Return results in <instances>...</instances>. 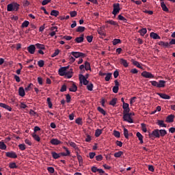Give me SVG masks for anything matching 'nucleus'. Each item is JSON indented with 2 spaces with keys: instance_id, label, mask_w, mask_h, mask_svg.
Here are the masks:
<instances>
[{
  "instance_id": "1",
  "label": "nucleus",
  "mask_w": 175,
  "mask_h": 175,
  "mask_svg": "<svg viewBox=\"0 0 175 175\" xmlns=\"http://www.w3.org/2000/svg\"><path fill=\"white\" fill-rule=\"evenodd\" d=\"M69 69V66L61 67L58 72L59 76H64L66 79H72L73 76V70Z\"/></svg>"
},
{
  "instance_id": "2",
  "label": "nucleus",
  "mask_w": 175,
  "mask_h": 175,
  "mask_svg": "<svg viewBox=\"0 0 175 175\" xmlns=\"http://www.w3.org/2000/svg\"><path fill=\"white\" fill-rule=\"evenodd\" d=\"M20 8V5L17 3H10L7 5L8 12H17Z\"/></svg>"
},
{
  "instance_id": "3",
  "label": "nucleus",
  "mask_w": 175,
  "mask_h": 175,
  "mask_svg": "<svg viewBox=\"0 0 175 175\" xmlns=\"http://www.w3.org/2000/svg\"><path fill=\"white\" fill-rule=\"evenodd\" d=\"M123 121L128 122L129 124H133V119L130 116L129 112L123 113Z\"/></svg>"
},
{
  "instance_id": "4",
  "label": "nucleus",
  "mask_w": 175,
  "mask_h": 175,
  "mask_svg": "<svg viewBox=\"0 0 175 175\" xmlns=\"http://www.w3.org/2000/svg\"><path fill=\"white\" fill-rule=\"evenodd\" d=\"M148 136L150 139H159L161 137V135H159V129H154L152 131V133H149Z\"/></svg>"
},
{
  "instance_id": "5",
  "label": "nucleus",
  "mask_w": 175,
  "mask_h": 175,
  "mask_svg": "<svg viewBox=\"0 0 175 175\" xmlns=\"http://www.w3.org/2000/svg\"><path fill=\"white\" fill-rule=\"evenodd\" d=\"M120 10H121V9L120 8V3H114L112 14L117 16V14H118V13H120Z\"/></svg>"
},
{
  "instance_id": "6",
  "label": "nucleus",
  "mask_w": 175,
  "mask_h": 175,
  "mask_svg": "<svg viewBox=\"0 0 175 175\" xmlns=\"http://www.w3.org/2000/svg\"><path fill=\"white\" fill-rule=\"evenodd\" d=\"M71 55L74 56L75 58H80V57H82V58H84L85 57V53H81V52H71Z\"/></svg>"
},
{
  "instance_id": "7",
  "label": "nucleus",
  "mask_w": 175,
  "mask_h": 175,
  "mask_svg": "<svg viewBox=\"0 0 175 175\" xmlns=\"http://www.w3.org/2000/svg\"><path fill=\"white\" fill-rule=\"evenodd\" d=\"M79 81L81 84H83V85H88V80L85 78L84 75L82 74L79 75Z\"/></svg>"
},
{
  "instance_id": "8",
  "label": "nucleus",
  "mask_w": 175,
  "mask_h": 175,
  "mask_svg": "<svg viewBox=\"0 0 175 175\" xmlns=\"http://www.w3.org/2000/svg\"><path fill=\"white\" fill-rule=\"evenodd\" d=\"M141 75L143 77H145V79H154V75L147 71L142 72Z\"/></svg>"
},
{
  "instance_id": "9",
  "label": "nucleus",
  "mask_w": 175,
  "mask_h": 175,
  "mask_svg": "<svg viewBox=\"0 0 175 175\" xmlns=\"http://www.w3.org/2000/svg\"><path fill=\"white\" fill-rule=\"evenodd\" d=\"M5 156L8 157V158H17V154L16 153V152L14 151L5 152Z\"/></svg>"
},
{
  "instance_id": "10",
  "label": "nucleus",
  "mask_w": 175,
  "mask_h": 175,
  "mask_svg": "<svg viewBox=\"0 0 175 175\" xmlns=\"http://www.w3.org/2000/svg\"><path fill=\"white\" fill-rule=\"evenodd\" d=\"M122 109H124L123 113H129L131 111V109L129 108V104L126 103H124L122 105Z\"/></svg>"
},
{
  "instance_id": "11",
  "label": "nucleus",
  "mask_w": 175,
  "mask_h": 175,
  "mask_svg": "<svg viewBox=\"0 0 175 175\" xmlns=\"http://www.w3.org/2000/svg\"><path fill=\"white\" fill-rule=\"evenodd\" d=\"M63 148L64 150H65L66 152H61L60 157H69V155H70V151L69 150V149H68V148L65 146H64Z\"/></svg>"
},
{
  "instance_id": "12",
  "label": "nucleus",
  "mask_w": 175,
  "mask_h": 175,
  "mask_svg": "<svg viewBox=\"0 0 175 175\" xmlns=\"http://www.w3.org/2000/svg\"><path fill=\"white\" fill-rule=\"evenodd\" d=\"M114 83L115 86H113L112 90L114 94H117V92H118V87H120V83L117 80H115Z\"/></svg>"
},
{
  "instance_id": "13",
  "label": "nucleus",
  "mask_w": 175,
  "mask_h": 175,
  "mask_svg": "<svg viewBox=\"0 0 175 175\" xmlns=\"http://www.w3.org/2000/svg\"><path fill=\"white\" fill-rule=\"evenodd\" d=\"M174 115L173 114H171V115H169L168 116H167L166 119H165V122H167V123H172V122H174Z\"/></svg>"
},
{
  "instance_id": "14",
  "label": "nucleus",
  "mask_w": 175,
  "mask_h": 175,
  "mask_svg": "<svg viewBox=\"0 0 175 175\" xmlns=\"http://www.w3.org/2000/svg\"><path fill=\"white\" fill-rule=\"evenodd\" d=\"M35 50H36V48L33 44H31L27 47V51L29 54H35Z\"/></svg>"
},
{
  "instance_id": "15",
  "label": "nucleus",
  "mask_w": 175,
  "mask_h": 175,
  "mask_svg": "<svg viewBox=\"0 0 175 175\" xmlns=\"http://www.w3.org/2000/svg\"><path fill=\"white\" fill-rule=\"evenodd\" d=\"M165 0H160L161 2V7L162 8V10L163 12H169V8L166 6V4H165Z\"/></svg>"
},
{
  "instance_id": "16",
  "label": "nucleus",
  "mask_w": 175,
  "mask_h": 175,
  "mask_svg": "<svg viewBox=\"0 0 175 175\" xmlns=\"http://www.w3.org/2000/svg\"><path fill=\"white\" fill-rule=\"evenodd\" d=\"M62 143V142L57 138H53L51 140V144H52L53 146H58V144H61Z\"/></svg>"
},
{
  "instance_id": "17",
  "label": "nucleus",
  "mask_w": 175,
  "mask_h": 175,
  "mask_svg": "<svg viewBox=\"0 0 175 175\" xmlns=\"http://www.w3.org/2000/svg\"><path fill=\"white\" fill-rule=\"evenodd\" d=\"M0 107H2L3 109H5V110H8V111H12L11 107L3 103H0Z\"/></svg>"
},
{
  "instance_id": "18",
  "label": "nucleus",
  "mask_w": 175,
  "mask_h": 175,
  "mask_svg": "<svg viewBox=\"0 0 175 175\" xmlns=\"http://www.w3.org/2000/svg\"><path fill=\"white\" fill-rule=\"evenodd\" d=\"M105 24H110V25H114L115 27H118V23L113 20L106 21Z\"/></svg>"
},
{
  "instance_id": "19",
  "label": "nucleus",
  "mask_w": 175,
  "mask_h": 175,
  "mask_svg": "<svg viewBox=\"0 0 175 175\" xmlns=\"http://www.w3.org/2000/svg\"><path fill=\"white\" fill-rule=\"evenodd\" d=\"M150 38H152V39H154V40L161 39V36H159V35H158V33H157L151 32L150 33Z\"/></svg>"
},
{
  "instance_id": "20",
  "label": "nucleus",
  "mask_w": 175,
  "mask_h": 175,
  "mask_svg": "<svg viewBox=\"0 0 175 175\" xmlns=\"http://www.w3.org/2000/svg\"><path fill=\"white\" fill-rule=\"evenodd\" d=\"M157 95L160 96L162 99H170V96L163 94V93H157Z\"/></svg>"
},
{
  "instance_id": "21",
  "label": "nucleus",
  "mask_w": 175,
  "mask_h": 175,
  "mask_svg": "<svg viewBox=\"0 0 175 175\" xmlns=\"http://www.w3.org/2000/svg\"><path fill=\"white\" fill-rule=\"evenodd\" d=\"M159 46H162L163 47H165V48H169L170 47V42H165L163 41H160L159 42Z\"/></svg>"
},
{
  "instance_id": "22",
  "label": "nucleus",
  "mask_w": 175,
  "mask_h": 175,
  "mask_svg": "<svg viewBox=\"0 0 175 175\" xmlns=\"http://www.w3.org/2000/svg\"><path fill=\"white\" fill-rule=\"evenodd\" d=\"M120 64L124 66V68H128L129 66V63L125 59H120Z\"/></svg>"
},
{
  "instance_id": "23",
  "label": "nucleus",
  "mask_w": 175,
  "mask_h": 175,
  "mask_svg": "<svg viewBox=\"0 0 175 175\" xmlns=\"http://www.w3.org/2000/svg\"><path fill=\"white\" fill-rule=\"evenodd\" d=\"M157 125L160 126L161 128H166L167 125L165 124V122L163 120H157Z\"/></svg>"
},
{
  "instance_id": "24",
  "label": "nucleus",
  "mask_w": 175,
  "mask_h": 175,
  "mask_svg": "<svg viewBox=\"0 0 175 175\" xmlns=\"http://www.w3.org/2000/svg\"><path fill=\"white\" fill-rule=\"evenodd\" d=\"M18 94L20 96H25V90H24V88L21 87L18 89Z\"/></svg>"
},
{
  "instance_id": "25",
  "label": "nucleus",
  "mask_w": 175,
  "mask_h": 175,
  "mask_svg": "<svg viewBox=\"0 0 175 175\" xmlns=\"http://www.w3.org/2000/svg\"><path fill=\"white\" fill-rule=\"evenodd\" d=\"M75 42L77 43H82V42H84V35H81L80 37L75 38Z\"/></svg>"
},
{
  "instance_id": "26",
  "label": "nucleus",
  "mask_w": 175,
  "mask_h": 175,
  "mask_svg": "<svg viewBox=\"0 0 175 175\" xmlns=\"http://www.w3.org/2000/svg\"><path fill=\"white\" fill-rule=\"evenodd\" d=\"M159 133L161 137H163V136H166V135H167V131L165 129H161L159 130Z\"/></svg>"
},
{
  "instance_id": "27",
  "label": "nucleus",
  "mask_w": 175,
  "mask_h": 175,
  "mask_svg": "<svg viewBox=\"0 0 175 175\" xmlns=\"http://www.w3.org/2000/svg\"><path fill=\"white\" fill-rule=\"evenodd\" d=\"M166 83V81L163 80H160L159 82L158 83V88H163L165 87V84Z\"/></svg>"
},
{
  "instance_id": "28",
  "label": "nucleus",
  "mask_w": 175,
  "mask_h": 175,
  "mask_svg": "<svg viewBox=\"0 0 175 175\" xmlns=\"http://www.w3.org/2000/svg\"><path fill=\"white\" fill-rule=\"evenodd\" d=\"M136 136L137 137H138V139L139 140L141 144H143V135H142L140 132H137Z\"/></svg>"
},
{
  "instance_id": "29",
  "label": "nucleus",
  "mask_w": 175,
  "mask_h": 175,
  "mask_svg": "<svg viewBox=\"0 0 175 175\" xmlns=\"http://www.w3.org/2000/svg\"><path fill=\"white\" fill-rule=\"evenodd\" d=\"M112 75L113 74L111 72H108L105 74V81H110V79H111Z\"/></svg>"
},
{
  "instance_id": "30",
  "label": "nucleus",
  "mask_w": 175,
  "mask_h": 175,
  "mask_svg": "<svg viewBox=\"0 0 175 175\" xmlns=\"http://www.w3.org/2000/svg\"><path fill=\"white\" fill-rule=\"evenodd\" d=\"M69 91H70V92H76V91H77V86L73 83L69 88Z\"/></svg>"
},
{
  "instance_id": "31",
  "label": "nucleus",
  "mask_w": 175,
  "mask_h": 175,
  "mask_svg": "<svg viewBox=\"0 0 175 175\" xmlns=\"http://www.w3.org/2000/svg\"><path fill=\"white\" fill-rule=\"evenodd\" d=\"M36 46L39 50H45V49H46V47L44 46V44H43L37 43V44H36Z\"/></svg>"
},
{
  "instance_id": "32",
  "label": "nucleus",
  "mask_w": 175,
  "mask_h": 175,
  "mask_svg": "<svg viewBox=\"0 0 175 175\" xmlns=\"http://www.w3.org/2000/svg\"><path fill=\"white\" fill-rule=\"evenodd\" d=\"M123 154H124V152L118 151L114 153L113 157H115V158H120V157Z\"/></svg>"
},
{
  "instance_id": "33",
  "label": "nucleus",
  "mask_w": 175,
  "mask_h": 175,
  "mask_svg": "<svg viewBox=\"0 0 175 175\" xmlns=\"http://www.w3.org/2000/svg\"><path fill=\"white\" fill-rule=\"evenodd\" d=\"M51 154H52V157H53V158L54 159H58V158H59V157H61L60 153L58 154V153H57V152H51Z\"/></svg>"
},
{
  "instance_id": "34",
  "label": "nucleus",
  "mask_w": 175,
  "mask_h": 175,
  "mask_svg": "<svg viewBox=\"0 0 175 175\" xmlns=\"http://www.w3.org/2000/svg\"><path fill=\"white\" fill-rule=\"evenodd\" d=\"M77 157L79 161V166H81V165H83V157L79 154H77Z\"/></svg>"
},
{
  "instance_id": "35",
  "label": "nucleus",
  "mask_w": 175,
  "mask_h": 175,
  "mask_svg": "<svg viewBox=\"0 0 175 175\" xmlns=\"http://www.w3.org/2000/svg\"><path fill=\"white\" fill-rule=\"evenodd\" d=\"M59 15V12L55 10H53L51 12V16H54L55 17H57Z\"/></svg>"
},
{
  "instance_id": "36",
  "label": "nucleus",
  "mask_w": 175,
  "mask_h": 175,
  "mask_svg": "<svg viewBox=\"0 0 175 175\" xmlns=\"http://www.w3.org/2000/svg\"><path fill=\"white\" fill-rule=\"evenodd\" d=\"M85 70H91V65L90 62H85L84 64Z\"/></svg>"
},
{
  "instance_id": "37",
  "label": "nucleus",
  "mask_w": 175,
  "mask_h": 175,
  "mask_svg": "<svg viewBox=\"0 0 175 175\" xmlns=\"http://www.w3.org/2000/svg\"><path fill=\"white\" fill-rule=\"evenodd\" d=\"M141 36H144L147 33V29L143 28L139 31Z\"/></svg>"
},
{
  "instance_id": "38",
  "label": "nucleus",
  "mask_w": 175,
  "mask_h": 175,
  "mask_svg": "<svg viewBox=\"0 0 175 175\" xmlns=\"http://www.w3.org/2000/svg\"><path fill=\"white\" fill-rule=\"evenodd\" d=\"M84 31H85V27L83 26H79L76 29L77 32H84Z\"/></svg>"
},
{
  "instance_id": "39",
  "label": "nucleus",
  "mask_w": 175,
  "mask_h": 175,
  "mask_svg": "<svg viewBox=\"0 0 175 175\" xmlns=\"http://www.w3.org/2000/svg\"><path fill=\"white\" fill-rule=\"evenodd\" d=\"M32 137L36 140V142H40V137L39 135H36V133H33L32 134Z\"/></svg>"
},
{
  "instance_id": "40",
  "label": "nucleus",
  "mask_w": 175,
  "mask_h": 175,
  "mask_svg": "<svg viewBox=\"0 0 175 175\" xmlns=\"http://www.w3.org/2000/svg\"><path fill=\"white\" fill-rule=\"evenodd\" d=\"M97 110L99 111V113L103 114V116H106V111H105V109H103L102 107H98Z\"/></svg>"
},
{
  "instance_id": "41",
  "label": "nucleus",
  "mask_w": 175,
  "mask_h": 175,
  "mask_svg": "<svg viewBox=\"0 0 175 175\" xmlns=\"http://www.w3.org/2000/svg\"><path fill=\"white\" fill-rule=\"evenodd\" d=\"M141 128H142V131H143L144 133H147V126H146V124L142 123V124H141Z\"/></svg>"
},
{
  "instance_id": "42",
  "label": "nucleus",
  "mask_w": 175,
  "mask_h": 175,
  "mask_svg": "<svg viewBox=\"0 0 175 175\" xmlns=\"http://www.w3.org/2000/svg\"><path fill=\"white\" fill-rule=\"evenodd\" d=\"M124 136L126 139H128L129 137V132L128 131V129L124 128Z\"/></svg>"
},
{
  "instance_id": "43",
  "label": "nucleus",
  "mask_w": 175,
  "mask_h": 175,
  "mask_svg": "<svg viewBox=\"0 0 175 175\" xmlns=\"http://www.w3.org/2000/svg\"><path fill=\"white\" fill-rule=\"evenodd\" d=\"M118 18L120 21H124V23H126V21H128V20L121 14L118 15Z\"/></svg>"
},
{
  "instance_id": "44",
  "label": "nucleus",
  "mask_w": 175,
  "mask_h": 175,
  "mask_svg": "<svg viewBox=\"0 0 175 175\" xmlns=\"http://www.w3.org/2000/svg\"><path fill=\"white\" fill-rule=\"evenodd\" d=\"M28 25H29V21H25L22 25H21V27L22 28H27V27H28Z\"/></svg>"
},
{
  "instance_id": "45",
  "label": "nucleus",
  "mask_w": 175,
  "mask_h": 175,
  "mask_svg": "<svg viewBox=\"0 0 175 175\" xmlns=\"http://www.w3.org/2000/svg\"><path fill=\"white\" fill-rule=\"evenodd\" d=\"M70 147H72V148H75V150H77V145L76 144V143L73 142H68Z\"/></svg>"
},
{
  "instance_id": "46",
  "label": "nucleus",
  "mask_w": 175,
  "mask_h": 175,
  "mask_svg": "<svg viewBox=\"0 0 175 175\" xmlns=\"http://www.w3.org/2000/svg\"><path fill=\"white\" fill-rule=\"evenodd\" d=\"M133 65H135V66H137V68H139V69H143V67L140 65V63H139V62L137 61H134L133 62Z\"/></svg>"
},
{
  "instance_id": "47",
  "label": "nucleus",
  "mask_w": 175,
  "mask_h": 175,
  "mask_svg": "<svg viewBox=\"0 0 175 175\" xmlns=\"http://www.w3.org/2000/svg\"><path fill=\"white\" fill-rule=\"evenodd\" d=\"M119 43H121V40H120V39H114L112 41V44L113 46H117V44H118Z\"/></svg>"
},
{
  "instance_id": "48",
  "label": "nucleus",
  "mask_w": 175,
  "mask_h": 175,
  "mask_svg": "<svg viewBox=\"0 0 175 175\" xmlns=\"http://www.w3.org/2000/svg\"><path fill=\"white\" fill-rule=\"evenodd\" d=\"M102 135V130L101 129H97L95 132V136L96 137H99Z\"/></svg>"
},
{
  "instance_id": "49",
  "label": "nucleus",
  "mask_w": 175,
  "mask_h": 175,
  "mask_svg": "<svg viewBox=\"0 0 175 175\" xmlns=\"http://www.w3.org/2000/svg\"><path fill=\"white\" fill-rule=\"evenodd\" d=\"M46 102L48 103V106H49V109H52L53 103H51V99L50 98H47Z\"/></svg>"
},
{
  "instance_id": "50",
  "label": "nucleus",
  "mask_w": 175,
  "mask_h": 175,
  "mask_svg": "<svg viewBox=\"0 0 175 175\" xmlns=\"http://www.w3.org/2000/svg\"><path fill=\"white\" fill-rule=\"evenodd\" d=\"M9 167L10 169H17V165L16 164V163H10L9 164Z\"/></svg>"
},
{
  "instance_id": "51",
  "label": "nucleus",
  "mask_w": 175,
  "mask_h": 175,
  "mask_svg": "<svg viewBox=\"0 0 175 175\" xmlns=\"http://www.w3.org/2000/svg\"><path fill=\"white\" fill-rule=\"evenodd\" d=\"M98 33L99 35H101V36H105L106 33H105V31L102 29V27L99 28L98 29Z\"/></svg>"
},
{
  "instance_id": "52",
  "label": "nucleus",
  "mask_w": 175,
  "mask_h": 175,
  "mask_svg": "<svg viewBox=\"0 0 175 175\" xmlns=\"http://www.w3.org/2000/svg\"><path fill=\"white\" fill-rule=\"evenodd\" d=\"M116 103H117V98H113V99L110 101L109 105H110L111 106H116Z\"/></svg>"
},
{
  "instance_id": "53",
  "label": "nucleus",
  "mask_w": 175,
  "mask_h": 175,
  "mask_svg": "<svg viewBox=\"0 0 175 175\" xmlns=\"http://www.w3.org/2000/svg\"><path fill=\"white\" fill-rule=\"evenodd\" d=\"M87 90H88V91H92V90H94V84L89 83L87 85Z\"/></svg>"
},
{
  "instance_id": "54",
  "label": "nucleus",
  "mask_w": 175,
  "mask_h": 175,
  "mask_svg": "<svg viewBox=\"0 0 175 175\" xmlns=\"http://www.w3.org/2000/svg\"><path fill=\"white\" fill-rule=\"evenodd\" d=\"M18 148H19V150H21V151H24L25 150V144H21L18 145Z\"/></svg>"
},
{
  "instance_id": "55",
  "label": "nucleus",
  "mask_w": 175,
  "mask_h": 175,
  "mask_svg": "<svg viewBox=\"0 0 175 175\" xmlns=\"http://www.w3.org/2000/svg\"><path fill=\"white\" fill-rule=\"evenodd\" d=\"M38 65L40 68H43V66H44V61L43 60L38 61Z\"/></svg>"
},
{
  "instance_id": "56",
  "label": "nucleus",
  "mask_w": 175,
  "mask_h": 175,
  "mask_svg": "<svg viewBox=\"0 0 175 175\" xmlns=\"http://www.w3.org/2000/svg\"><path fill=\"white\" fill-rule=\"evenodd\" d=\"M6 148V144L4 142H0V150H5Z\"/></svg>"
},
{
  "instance_id": "57",
  "label": "nucleus",
  "mask_w": 175,
  "mask_h": 175,
  "mask_svg": "<svg viewBox=\"0 0 175 175\" xmlns=\"http://www.w3.org/2000/svg\"><path fill=\"white\" fill-rule=\"evenodd\" d=\"M86 39H87L88 42V43H91V42H92V40L94 39V36H88L86 37Z\"/></svg>"
},
{
  "instance_id": "58",
  "label": "nucleus",
  "mask_w": 175,
  "mask_h": 175,
  "mask_svg": "<svg viewBox=\"0 0 175 175\" xmlns=\"http://www.w3.org/2000/svg\"><path fill=\"white\" fill-rule=\"evenodd\" d=\"M59 54V50H55V52L52 54L51 57L52 58H54V57H57Z\"/></svg>"
},
{
  "instance_id": "59",
  "label": "nucleus",
  "mask_w": 175,
  "mask_h": 175,
  "mask_svg": "<svg viewBox=\"0 0 175 175\" xmlns=\"http://www.w3.org/2000/svg\"><path fill=\"white\" fill-rule=\"evenodd\" d=\"M70 17H76L77 16V12L72 11L70 12Z\"/></svg>"
},
{
  "instance_id": "60",
  "label": "nucleus",
  "mask_w": 175,
  "mask_h": 175,
  "mask_svg": "<svg viewBox=\"0 0 175 175\" xmlns=\"http://www.w3.org/2000/svg\"><path fill=\"white\" fill-rule=\"evenodd\" d=\"M50 2H51V0H44L42 2V6H45V5L50 3Z\"/></svg>"
},
{
  "instance_id": "61",
  "label": "nucleus",
  "mask_w": 175,
  "mask_h": 175,
  "mask_svg": "<svg viewBox=\"0 0 175 175\" xmlns=\"http://www.w3.org/2000/svg\"><path fill=\"white\" fill-rule=\"evenodd\" d=\"M113 136H115V137H120V131H113Z\"/></svg>"
},
{
  "instance_id": "62",
  "label": "nucleus",
  "mask_w": 175,
  "mask_h": 175,
  "mask_svg": "<svg viewBox=\"0 0 175 175\" xmlns=\"http://www.w3.org/2000/svg\"><path fill=\"white\" fill-rule=\"evenodd\" d=\"M102 159H103V157L102 156V154L96 156V161H102Z\"/></svg>"
},
{
  "instance_id": "63",
  "label": "nucleus",
  "mask_w": 175,
  "mask_h": 175,
  "mask_svg": "<svg viewBox=\"0 0 175 175\" xmlns=\"http://www.w3.org/2000/svg\"><path fill=\"white\" fill-rule=\"evenodd\" d=\"M32 85H33V84H29L28 86L25 88V91H31V87H32Z\"/></svg>"
},
{
  "instance_id": "64",
  "label": "nucleus",
  "mask_w": 175,
  "mask_h": 175,
  "mask_svg": "<svg viewBox=\"0 0 175 175\" xmlns=\"http://www.w3.org/2000/svg\"><path fill=\"white\" fill-rule=\"evenodd\" d=\"M152 85H153L154 87H157L158 88V82H157V81H150Z\"/></svg>"
}]
</instances>
